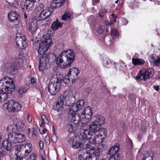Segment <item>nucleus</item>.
Instances as JSON below:
<instances>
[{"label":"nucleus","instance_id":"nucleus-60","mask_svg":"<svg viewBox=\"0 0 160 160\" xmlns=\"http://www.w3.org/2000/svg\"><path fill=\"white\" fill-rule=\"evenodd\" d=\"M153 88L157 91H158L159 90V86H154Z\"/></svg>","mask_w":160,"mask_h":160},{"label":"nucleus","instance_id":"nucleus-52","mask_svg":"<svg viewBox=\"0 0 160 160\" xmlns=\"http://www.w3.org/2000/svg\"><path fill=\"white\" fill-rule=\"evenodd\" d=\"M92 156L89 154L88 155H87V157L86 158L85 160H92Z\"/></svg>","mask_w":160,"mask_h":160},{"label":"nucleus","instance_id":"nucleus-5","mask_svg":"<svg viewBox=\"0 0 160 160\" xmlns=\"http://www.w3.org/2000/svg\"><path fill=\"white\" fill-rule=\"evenodd\" d=\"M72 116V119L70 120L68 125V132H72L76 130V128L78 126H81L83 124H86L87 122H82V118L79 113H76L73 115H70V116Z\"/></svg>","mask_w":160,"mask_h":160},{"label":"nucleus","instance_id":"nucleus-50","mask_svg":"<svg viewBox=\"0 0 160 160\" xmlns=\"http://www.w3.org/2000/svg\"><path fill=\"white\" fill-rule=\"evenodd\" d=\"M39 146L41 149H42L43 148L44 143L42 141L40 140L39 142Z\"/></svg>","mask_w":160,"mask_h":160},{"label":"nucleus","instance_id":"nucleus-22","mask_svg":"<svg viewBox=\"0 0 160 160\" xmlns=\"http://www.w3.org/2000/svg\"><path fill=\"white\" fill-rule=\"evenodd\" d=\"M89 150L90 151V154H93L95 156H93V158H94L95 157L96 160H98L100 153V149L97 148L90 149Z\"/></svg>","mask_w":160,"mask_h":160},{"label":"nucleus","instance_id":"nucleus-41","mask_svg":"<svg viewBox=\"0 0 160 160\" xmlns=\"http://www.w3.org/2000/svg\"><path fill=\"white\" fill-rule=\"evenodd\" d=\"M19 156L21 158H22V159H23V158L26 157V153H25V152H24V150L22 149V150L20 151V154H16V156Z\"/></svg>","mask_w":160,"mask_h":160},{"label":"nucleus","instance_id":"nucleus-57","mask_svg":"<svg viewBox=\"0 0 160 160\" xmlns=\"http://www.w3.org/2000/svg\"><path fill=\"white\" fill-rule=\"evenodd\" d=\"M98 15L100 17L102 18L104 16V14L103 12H102L101 11H100L98 13Z\"/></svg>","mask_w":160,"mask_h":160},{"label":"nucleus","instance_id":"nucleus-4","mask_svg":"<svg viewBox=\"0 0 160 160\" xmlns=\"http://www.w3.org/2000/svg\"><path fill=\"white\" fill-rule=\"evenodd\" d=\"M80 72V70L76 68H71L67 75L62 78V81L66 85L72 84L77 80L78 75Z\"/></svg>","mask_w":160,"mask_h":160},{"label":"nucleus","instance_id":"nucleus-30","mask_svg":"<svg viewBox=\"0 0 160 160\" xmlns=\"http://www.w3.org/2000/svg\"><path fill=\"white\" fill-rule=\"evenodd\" d=\"M27 90V89H26V87H25L24 86H22L19 88L17 91L18 97L19 98L21 97L22 94L23 93H25Z\"/></svg>","mask_w":160,"mask_h":160},{"label":"nucleus","instance_id":"nucleus-44","mask_svg":"<svg viewBox=\"0 0 160 160\" xmlns=\"http://www.w3.org/2000/svg\"><path fill=\"white\" fill-rule=\"evenodd\" d=\"M104 29L102 27L100 26H98L96 28V31L99 34H102L104 31Z\"/></svg>","mask_w":160,"mask_h":160},{"label":"nucleus","instance_id":"nucleus-29","mask_svg":"<svg viewBox=\"0 0 160 160\" xmlns=\"http://www.w3.org/2000/svg\"><path fill=\"white\" fill-rule=\"evenodd\" d=\"M153 155L154 153L152 151H148L147 154L144 155L143 160H153Z\"/></svg>","mask_w":160,"mask_h":160},{"label":"nucleus","instance_id":"nucleus-17","mask_svg":"<svg viewBox=\"0 0 160 160\" xmlns=\"http://www.w3.org/2000/svg\"><path fill=\"white\" fill-rule=\"evenodd\" d=\"M84 134V132L82 134H81V136L82 139L80 142V147L81 148L83 149H88V144L89 142V140L88 139H92L93 138H88L87 137H85Z\"/></svg>","mask_w":160,"mask_h":160},{"label":"nucleus","instance_id":"nucleus-11","mask_svg":"<svg viewBox=\"0 0 160 160\" xmlns=\"http://www.w3.org/2000/svg\"><path fill=\"white\" fill-rule=\"evenodd\" d=\"M98 133L93 137L92 142L93 143L99 144L102 143L107 137L108 131L107 129L105 128H100L97 132Z\"/></svg>","mask_w":160,"mask_h":160},{"label":"nucleus","instance_id":"nucleus-36","mask_svg":"<svg viewBox=\"0 0 160 160\" xmlns=\"http://www.w3.org/2000/svg\"><path fill=\"white\" fill-rule=\"evenodd\" d=\"M14 148L15 150L16 154H20V151L22 149L21 145L17 144L14 146Z\"/></svg>","mask_w":160,"mask_h":160},{"label":"nucleus","instance_id":"nucleus-61","mask_svg":"<svg viewBox=\"0 0 160 160\" xmlns=\"http://www.w3.org/2000/svg\"><path fill=\"white\" fill-rule=\"evenodd\" d=\"M142 138V134L139 133L138 136V139L141 140Z\"/></svg>","mask_w":160,"mask_h":160},{"label":"nucleus","instance_id":"nucleus-53","mask_svg":"<svg viewBox=\"0 0 160 160\" xmlns=\"http://www.w3.org/2000/svg\"><path fill=\"white\" fill-rule=\"evenodd\" d=\"M99 2V0H94L93 1L92 5L94 6Z\"/></svg>","mask_w":160,"mask_h":160},{"label":"nucleus","instance_id":"nucleus-32","mask_svg":"<svg viewBox=\"0 0 160 160\" xmlns=\"http://www.w3.org/2000/svg\"><path fill=\"white\" fill-rule=\"evenodd\" d=\"M111 35L112 37L113 38H117L119 36V33L118 30L115 28H112L111 29Z\"/></svg>","mask_w":160,"mask_h":160},{"label":"nucleus","instance_id":"nucleus-26","mask_svg":"<svg viewBox=\"0 0 160 160\" xmlns=\"http://www.w3.org/2000/svg\"><path fill=\"white\" fill-rule=\"evenodd\" d=\"M14 100H10L8 101L7 103H5L4 106H6V109L9 112H11L14 105Z\"/></svg>","mask_w":160,"mask_h":160},{"label":"nucleus","instance_id":"nucleus-48","mask_svg":"<svg viewBox=\"0 0 160 160\" xmlns=\"http://www.w3.org/2000/svg\"><path fill=\"white\" fill-rule=\"evenodd\" d=\"M128 144L131 148H132L133 147V143L132 140L131 139L129 138V140L128 141Z\"/></svg>","mask_w":160,"mask_h":160},{"label":"nucleus","instance_id":"nucleus-38","mask_svg":"<svg viewBox=\"0 0 160 160\" xmlns=\"http://www.w3.org/2000/svg\"><path fill=\"white\" fill-rule=\"evenodd\" d=\"M56 2H55V0H54L51 3L50 6L48 8V10L51 11L53 10H53L54 9L56 8Z\"/></svg>","mask_w":160,"mask_h":160},{"label":"nucleus","instance_id":"nucleus-23","mask_svg":"<svg viewBox=\"0 0 160 160\" xmlns=\"http://www.w3.org/2000/svg\"><path fill=\"white\" fill-rule=\"evenodd\" d=\"M71 106L69 108V115H73L74 114L76 113V112L80 110L78 107L76 103L72 102Z\"/></svg>","mask_w":160,"mask_h":160},{"label":"nucleus","instance_id":"nucleus-27","mask_svg":"<svg viewBox=\"0 0 160 160\" xmlns=\"http://www.w3.org/2000/svg\"><path fill=\"white\" fill-rule=\"evenodd\" d=\"M14 102L13 107L11 112H16L20 110L22 107L21 105L18 102L14 100Z\"/></svg>","mask_w":160,"mask_h":160},{"label":"nucleus","instance_id":"nucleus-15","mask_svg":"<svg viewBox=\"0 0 160 160\" xmlns=\"http://www.w3.org/2000/svg\"><path fill=\"white\" fill-rule=\"evenodd\" d=\"M15 42L20 49H23L26 47L25 37L22 34H16Z\"/></svg>","mask_w":160,"mask_h":160},{"label":"nucleus","instance_id":"nucleus-35","mask_svg":"<svg viewBox=\"0 0 160 160\" xmlns=\"http://www.w3.org/2000/svg\"><path fill=\"white\" fill-rule=\"evenodd\" d=\"M71 14L70 12L66 11L62 17V19L63 20H67L71 18Z\"/></svg>","mask_w":160,"mask_h":160},{"label":"nucleus","instance_id":"nucleus-2","mask_svg":"<svg viewBox=\"0 0 160 160\" xmlns=\"http://www.w3.org/2000/svg\"><path fill=\"white\" fill-rule=\"evenodd\" d=\"M7 130L8 133V139L13 143H22L26 140L25 135L18 132V129L14 123L8 126L7 128Z\"/></svg>","mask_w":160,"mask_h":160},{"label":"nucleus","instance_id":"nucleus-46","mask_svg":"<svg viewBox=\"0 0 160 160\" xmlns=\"http://www.w3.org/2000/svg\"><path fill=\"white\" fill-rule=\"evenodd\" d=\"M117 17L114 14L112 13L111 15V21L113 22L114 23L116 22V18Z\"/></svg>","mask_w":160,"mask_h":160},{"label":"nucleus","instance_id":"nucleus-43","mask_svg":"<svg viewBox=\"0 0 160 160\" xmlns=\"http://www.w3.org/2000/svg\"><path fill=\"white\" fill-rule=\"evenodd\" d=\"M45 6L44 4L41 3H39L38 4V6H37L36 8L37 10H38V11H42V10H45L44 9Z\"/></svg>","mask_w":160,"mask_h":160},{"label":"nucleus","instance_id":"nucleus-45","mask_svg":"<svg viewBox=\"0 0 160 160\" xmlns=\"http://www.w3.org/2000/svg\"><path fill=\"white\" fill-rule=\"evenodd\" d=\"M53 133L54 134H52V135L51 137V139L52 142H55L57 141V138L56 136L55 135L56 133H55V130L53 129Z\"/></svg>","mask_w":160,"mask_h":160},{"label":"nucleus","instance_id":"nucleus-19","mask_svg":"<svg viewBox=\"0 0 160 160\" xmlns=\"http://www.w3.org/2000/svg\"><path fill=\"white\" fill-rule=\"evenodd\" d=\"M29 31L32 34H34L38 28L37 21L32 20L29 25Z\"/></svg>","mask_w":160,"mask_h":160},{"label":"nucleus","instance_id":"nucleus-12","mask_svg":"<svg viewBox=\"0 0 160 160\" xmlns=\"http://www.w3.org/2000/svg\"><path fill=\"white\" fill-rule=\"evenodd\" d=\"M119 150V145L116 143L109 149L108 154L110 155L109 160H119V154L117 153ZM99 160H107L105 158H102Z\"/></svg>","mask_w":160,"mask_h":160},{"label":"nucleus","instance_id":"nucleus-25","mask_svg":"<svg viewBox=\"0 0 160 160\" xmlns=\"http://www.w3.org/2000/svg\"><path fill=\"white\" fill-rule=\"evenodd\" d=\"M62 25V23L59 22L58 19L54 21L52 24L51 28L52 30H56L58 29L59 28H61Z\"/></svg>","mask_w":160,"mask_h":160},{"label":"nucleus","instance_id":"nucleus-8","mask_svg":"<svg viewBox=\"0 0 160 160\" xmlns=\"http://www.w3.org/2000/svg\"><path fill=\"white\" fill-rule=\"evenodd\" d=\"M71 104L69 97L67 95H62L58 99L56 104L53 106V108L58 112H60L63 109L64 105L70 106Z\"/></svg>","mask_w":160,"mask_h":160},{"label":"nucleus","instance_id":"nucleus-63","mask_svg":"<svg viewBox=\"0 0 160 160\" xmlns=\"http://www.w3.org/2000/svg\"><path fill=\"white\" fill-rule=\"evenodd\" d=\"M100 11H101L102 12H103V13L104 14V13H106L107 12V10L106 8H104L101 9Z\"/></svg>","mask_w":160,"mask_h":160},{"label":"nucleus","instance_id":"nucleus-62","mask_svg":"<svg viewBox=\"0 0 160 160\" xmlns=\"http://www.w3.org/2000/svg\"><path fill=\"white\" fill-rule=\"evenodd\" d=\"M5 152L4 151L0 152V157H2L5 154Z\"/></svg>","mask_w":160,"mask_h":160},{"label":"nucleus","instance_id":"nucleus-14","mask_svg":"<svg viewBox=\"0 0 160 160\" xmlns=\"http://www.w3.org/2000/svg\"><path fill=\"white\" fill-rule=\"evenodd\" d=\"M53 12V10L49 11L48 9L38 11L37 14L36 19L37 21H39L45 20L48 18Z\"/></svg>","mask_w":160,"mask_h":160},{"label":"nucleus","instance_id":"nucleus-31","mask_svg":"<svg viewBox=\"0 0 160 160\" xmlns=\"http://www.w3.org/2000/svg\"><path fill=\"white\" fill-rule=\"evenodd\" d=\"M112 64L110 60L107 58H105L103 59V65L105 67L109 68Z\"/></svg>","mask_w":160,"mask_h":160},{"label":"nucleus","instance_id":"nucleus-1","mask_svg":"<svg viewBox=\"0 0 160 160\" xmlns=\"http://www.w3.org/2000/svg\"><path fill=\"white\" fill-rule=\"evenodd\" d=\"M52 43L51 39L43 38L40 40L33 42V47L38 48V53L41 55L39 61V69L40 71H43L48 68L51 62V58L53 56L56 57L55 61L57 64L62 68H66L70 67L73 62L75 54L73 50L68 49L62 52L57 57L53 53H45Z\"/></svg>","mask_w":160,"mask_h":160},{"label":"nucleus","instance_id":"nucleus-42","mask_svg":"<svg viewBox=\"0 0 160 160\" xmlns=\"http://www.w3.org/2000/svg\"><path fill=\"white\" fill-rule=\"evenodd\" d=\"M32 146L31 143H27L25 144L24 147L25 149L29 150H30V152H31L32 151Z\"/></svg>","mask_w":160,"mask_h":160},{"label":"nucleus","instance_id":"nucleus-54","mask_svg":"<svg viewBox=\"0 0 160 160\" xmlns=\"http://www.w3.org/2000/svg\"><path fill=\"white\" fill-rule=\"evenodd\" d=\"M24 152H25V153H26V156H27L31 152H30V150H27L25 149L24 150Z\"/></svg>","mask_w":160,"mask_h":160},{"label":"nucleus","instance_id":"nucleus-40","mask_svg":"<svg viewBox=\"0 0 160 160\" xmlns=\"http://www.w3.org/2000/svg\"><path fill=\"white\" fill-rule=\"evenodd\" d=\"M56 2V8H59L63 5L65 2V0H55Z\"/></svg>","mask_w":160,"mask_h":160},{"label":"nucleus","instance_id":"nucleus-9","mask_svg":"<svg viewBox=\"0 0 160 160\" xmlns=\"http://www.w3.org/2000/svg\"><path fill=\"white\" fill-rule=\"evenodd\" d=\"M154 70L152 68H149L147 69L141 70L135 77L137 81H146L148 79L152 78L154 73Z\"/></svg>","mask_w":160,"mask_h":160},{"label":"nucleus","instance_id":"nucleus-33","mask_svg":"<svg viewBox=\"0 0 160 160\" xmlns=\"http://www.w3.org/2000/svg\"><path fill=\"white\" fill-rule=\"evenodd\" d=\"M72 147L74 149L80 148V142L75 139H73L72 142Z\"/></svg>","mask_w":160,"mask_h":160},{"label":"nucleus","instance_id":"nucleus-7","mask_svg":"<svg viewBox=\"0 0 160 160\" xmlns=\"http://www.w3.org/2000/svg\"><path fill=\"white\" fill-rule=\"evenodd\" d=\"M56 76L57 80L56 82L54 83L49 82L48 87V91L52 95H55L59 91L61 86L62 75L59 73H57Z\"/></svg>","mask_w":160,"mask_h":160},{"label":"nucleus","instance_id":"nucleus-28","mask_svg":"<svg viewBox=\"0 0 160 160\" xmlns=\"http://www.w3.org/2000/svg\"><path fill=\"white\" fill-rule=\"evenodd\" d=\"M41 116V122H39V125L40 127L42 128L44 127V124L45 123L48 124L49 121L48 118L45 115H42Z\"/></svg>","mask_w":160,"mask_h":160},{"label":"nucleus","instance_id":"nucleus-58","mask_svg":"<svg viewBox=\"0 0 160 160\" xmlns=\"http://www.w3.org/2000/svg\"><path fill=\"white\" fill-rule=\"evenodd\" d=\"M36 131L35 129V128H33L32 129V135L36 134Z\"/></svg>","mask_w":160,"mask_h":160},{"label":"nucleus","instance_id":"nucleus-39","mask_svg":"<svg viewBox=\"0 0 160 160\" xmlns=\"http://www.w3.org/2000/svg\"><path fill=\"white\" fill-rule=\"evenodd\" d=\"M37 155L35 153H32L28 156L27 160H36Z\"/></svg>","mask_w":160,"mask_h":160},{"label":"nucleus","instance_id":"nucleus-47","mask_svg":"<svg viewBox=\"0 0 160 160\" xmlns=\"http://www.w3.org/2000/svg\"><path fill=\"white\" fill-rule=\"evenodd\" d=\"M87 157L86 155L85 154H83L79 155L78 158L80 160H85Z\"/></svg>","mask_w":160,"mask_h":160},{"label":"nucleus","instance_id":"nucleus-21","mask_svg":"<svg viewBox=\"0 0 160 160\" xmlns=\"http://www.w3.org/2000/svg\"><path fill=\"white\" fill-rule=\"evenodd\" d=\"M132 63L134 66L142 65L145 63V61L141 58H132Z\"/></svg>","mask_w":160,"mask_h":160},{"label":"nucleus","instance_id":"nucleus-59","mask_svg":"<svg viewBox=\"0 0 160 160\" xmlns=\"http://www.w3.org/2000/svg\"><path fill=\"white\" fill-rule=\"evenodd\" d=\"M32 118L31 117H30L29 115L28 116V120L29 122H32Z\"/></svg>","mask_w":160,"mask_h":160},{"label":"nucleus","instance_id":"nucleus-6","mask_svg":"<svg viewBox=\"0 0 160 160\" xmlns=\"http://www.w3.org/2000/svg\"><path fill=\"white\" fill-rule=\"evenodd\" d=\"M23 63V60L22 59L19 57H17L12 63L6 64L5 70L11 74H15L18 68L22 67Z\"/></svg>","mask_w":160,"mask_h":160},{"label":"nucleus","instance_id":"nucleus-18","mask_svg":"<svg viewBox=\"0 0 160 160\" xmlns=\"http://www.w3.org/2000/svg\"><path fill=\"white\" fill-rule=\"evenodd\" d=\"M106 121L105 118L102 115H96L94 116V122L100 124V125L102 126Z\"/></svg>","mask_w":160,"mask_h":160},{"label":"nucleus","instance_id":"nucleus-13","mask_svg":"<svg viewBox=\"0 0 160 160\" xmlns=\"http://www.w3.org/2000/svg\"><path fill=\"white\" fill-rule=\"evenodd\" d=\"M8 17L10 22L13 24L18 25L20 24L21 18L19 14L17 12L11 11L8 14Z\"/></svg>","mask_w":160,"mask_h":160},{"label":"nucleus","instance_id":"nucleus-16","mask_svg":"<svg viewBox=\"0 0 160 160\" xmlns=\"http://www.w3.org/2000/svg\"><path fill=\"white\" fill-rule=\"evenodd\" d=\"M93 111L89 107L86 108L82 112V115H84V118H82L83 120L86 121L87 123L88 122L91 118V115L93 113Z\"/></svg>","mask_w":160,"mask_h":160},{"label":"nucleus","instance_id":"nucleus-56","mask_svg":"<svg viewBox=\"0 0 160 160\" xmlns=\"http://www.w3.org/2000/svg\"><path fill=\"white\" fill-rule=\"evenodd\" d=\"M151 60L150 61L152 62H154V63L155 64V62L156 61V59L154 58L153 56L151 58Z\"/></svg>","mask_w":160,"mask_h":160},{"label":"nucleus","instance_id":"nucleus-10","mask_svg":"<svg viewBox=\"0 0 160 160\" xmlns=\"http://www.w3.org/2000/svg\"><path fill=\"white\" fill-rule=\"evenodd\" d=\"M101 127L100 124H97L94 122L90 123L89 129H87L84 131V134L85 135L84 137L88 138H93Z\"/></svg>","mask_w":160,"mask_h":160},{"label":"nucleus","instance_id":"nucleus-51","mask_svg":"<svg viewBox=\"0 0 160 160\" xmlns=\"http://www.w3.org/2000/svg\"><path fill=\"white\" fill-rule=\"evenodd\" d=\"M39 132H40V133L41 134H44L47 131V130H46V128H44L42 130V131H41V129H39Z\"/></svg>","mask_w":160,"mask_h":160},{"label":"nucleus","instance_id":"nucleus-24","mask_svg":"<svg viewBox=\"0 0 160 160\" xmlns=\"http://www.w3.org/2000/svg\"><path fill=\"white\" fill-rule=\"evenodd\" d=\"M14 124L17 126L18 129H22L24 127V124L23 121L21 119L16 118L13 120Z\"/></svg>","mask_w":160,"mask_h":160},{"label":"nucleus","instance_id":"nucleus-3","mask_svg":"<svg viewBox=\"0 0 160 160\" xmlns=\"http://www.w3.org/2000/svg\"><path fill=\"white\" fill-rule=\"evenodd\" d=\"M15 85L13 80L8 76L0 80V90L8 93H12L15 90Z\"/></svg>","mask_w":160,"mask_h":160},{"label":"nucleus","instance_id":"nucleus-34","mask_svg":"<svg viewBox=\"0 0 160 160\" xmlns=\"http://www.w3.org/2000/svg\"><path fill=\"white\" fill-rule=\"evenodd\" d=\"M85 102L83 99L78 101L76 103L79 110L83 108L84 107Z\"/></svg>","mask_w":160,"mask_h":160},{"label":"nucleus","instance_id":"nucleus-20","mask_svg":"<svg viewBox=\"0 0 160 160\" xmlns=\"http://www.w3.org/2000/svg\"><path fill=\"white\" fill-rule=\"evenodd\" d=\"M11 143L12 142L10 141L8 139L4 140L2 143V146L3 148L7 151H11L12 146Z\"/></svg>","mask_w":160,"mask_h":160},{"label":"nucleus","instance_id":"nucleus-37","mask_svg":"<svg viewBox=\"0 0 160 160\" xmlns=\"http://www.w3.org/2000/svg\"><path fill=\"white\" fill-rule=\"evenodd\" d=\"M1 99L0 102H4L5 100H7L8 98V94L11 93H8L5 92H3L1 91Z\"/></svg>","mask_w":160,"mask_h":160},{"label":"nucleus","instance_id":"nucleus-49","mask_svg":"<svg viewBox=\"0 0 160 160\" xmlns=\"http://www.w3.org/2000/svg\"><path fill=\"white\" fill-rule=\"evenodd\" d=\"M155 64L157 66H160V57L158 58V59H156Z\"/></svg>","mask_w":160,"mask_h":160},{"label":"nucleus","instance_id":"nucleus-55","mask_svg":"<svg viewBox=\"0 0 160 160\" xmlns=\"http://www.w3.org/2000/svg\"><path fill=\"white\" fill-rule=\"evenodd\" d=\"M31 83L32 84H33L36 83V80L34 78L31 79Z\"/></svg>","mask_w":160,"mask_h":160},{"label":"nucleus","instance_id":"nucleus-64","mask_svg":"<svg viewBox=\"0 0 160 160\" xmlns=\"http://www.w3.org/2000/svg\"><path fill=\"white\" fill-rule=\"evenodd\" d=\"M15 160H22V158H21L19 156H16V158Z\"/></svg>","mask_w":160,"mask_h":160}]
</instances>
